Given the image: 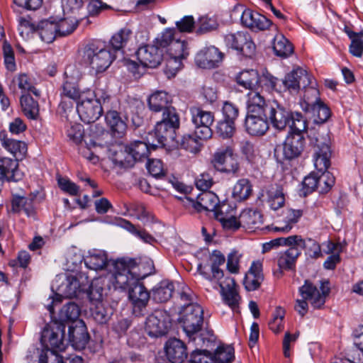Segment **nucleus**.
Here are the masks:
<instances>
[{
	"mask_svg": "<svg viewBox=\"0 0 363 363\" xmlns=\"http://www.w3.org/2000/svg\"><path fill=\"white\" fill-rule=\"evenodd\" d=\"M240 223L247 228H259L263 223L262 216L259 211L247 210L243 211L240 217Z\"/></svg>",
	"mask_w": 363,
	"mask_h": 363,
	"instance_id": "nucleus-43",
	"label": "nucleus"
},
{
	"mask_svg": "<svg viewBox=\"0 0 363 363\" xmlns=\"http://www.w3.org/2000/svg\"><path fill=\"white\" fill-rule=\"evenodd\" d=\"M172 101V96L167 92L157 91L149 96L147 104L152 111L157 113L172 107L170 105Z\"/></svg>",
	"mask_w": 363,
	"mask_h": 363,
	"instance_id": "nucleus-31",
	"label": "nucleus"
},
{
	"mask_svg": "<svg viewBox=\"0 0 363 363\" xmlns=\"http://www.w3.org/2000/svg\"><path fill=\"white\" fill-rule=\"evenodd\" d=\"M228 203H221L218 211L215 213V218L219 220L225 228L235 230L238 229L242 224L233 215L224 216L223 208H229Z\"/></svg>",
	"mask_w": 363,
	"mask_h": 363,
	"instance_id": "nucleus-45",
	"label": "nucleus"
},
{
	"mask_svg": "<svg viewBox=\"0 0 363 363\" xmlns=\"http://www.w3.org/2000/svg\"><path fill=\"white\" fill-rule=\"evenodd\" d=\"M174 286L172 282L163 280L157 284L152 290V298L157 303L167 301L172 295Z\"/></svg>",
	"mask_w": 363,
	"mask_h": 363,
	"instance_id": "nucleus-34",
	"label": "nucleus"
},
{
	"mask_svg": "<svg viewBox=\"0 0 363 363\" xmlns=\"http://www.w3.org/2000/svg\"><path fill=\"white\" fill-rule=\"evenodd\" d=\"M214 363H230L234 356V348L230 345H220L212 354Z\"/></svg>",
	"mask_w": 363,
	"mask_h": 363,
	"instance_id": "nucleus-52",
	"label": "nucleus"
},
{
	"mask_svg": "<svg viewBox=\"0 0 363 363\" xmlns=\"http://www.w3.org/2000/svg\"><path fill=\"white\" fill-rule=\"evenodd\" d=\"M236 81L239 85L253 91L258 86L259 75L255 69L244 70L237 76Z\"/></svg>",
	"mask_w": 363,
	"mask_h": 363,
	"instance_id": "nucleus-40",
	"label": "nucleus"
},
{
	"mask_svg": "<svg viewBox=\"0 0 363 363\" xmlns=\"http://www.w3.org/2000/svg\"><path fill=\"white\" fill-rule=\"evenodd\" d=\"M235 131V122L223 119L216 126V133L223 139L231 138Z\"/></svg>",
	"mask_w": 363,
	"mask_h": 363,
	"instance_id": "nucleus-56",
	"label": "nucleus"
},
{
	"mask_svg": "<svg viewBox=\"0 0 363 363\" xmlns=\"http://www.w3.org/2000/svg\"><path fill=\"white\" fill-rule=\"evenodd\" d=\"M345 30L351 40L350 52L355 57H361L363 54V30L356 33L347 28Z\"/></svg>",
	"mask_w": 363,
	"mask_h": 363,
	"instance_id": "nucleus-46",
	"label": "nucleus"
},
{
	"mask_svg": "<svg viewBox=\"0 0 363 363\" xmlns=\"http://www.w3.org/2000/svg\"><path fill=\"white\" fill-rule=\"evenodd\" d=\"M42 41L46 43L53 42L57 36V26L56 23L43 20L37 23V28L35 32Z\"/></svg>",
	"mask_w": 363,
	"mask_h": 363,
	"instance_id": "nucleus-32",
	"label": "nucleus"
},
{
	"mask_svg": "<svg viewBox=\"0 0 363 363\" xmlns=\"http://www.w3.org/2000/svg\"><path fill=\"white\" fill-rule=\"evenodd\" d=\"M300 247L306 250V254L311 258H318L322 256L320 245L313 239H303L300 242Z\"/></svg>",
	"mask_w": 363,
	"mask_h": 363,
	"instance_id": "nucleus-58",
	"label": "nucleus"
},
{
	"mask_svg": "<svg viewBox=\"0 0 363 363\" xmlns=\"http://www.w3.org/2000/svg\"><path fill=\"white\" fill-rule=\"evenodd\" d=\"M16 160L0 158V174L9 182H18L23 177V173L18 168Z\"/></svg>",
	"mask_w": 363,
	"mask_h": 363,
	"instance_id": "nucleus-29",
	"label": "nucleus"
},
{
	"mask_svg": "<svg viewBox=\"0 0 363 363\" xmlns=\"http://www.w3.org/2000/svg\"><path fill=\"white\" fill-rule=\"evenodd\" d=\"M306 146L303 135L288 133L280 149L283 161H292L301 156Z\"/></svg>",
	"mask_w": 363,
	"mask_h": 363,
	"instance_id": "nucleus-14",
	"label": "nucleus"
},
{
	"mask_svg": "<svg viewBox=\"0 0 363 363\" xmlns=\"http://www.w3.org/2000/svg\"><path fill=\"white\" fill-rule=\"evenodd\" d=\"M303 216L302 210L289 209L286 216V224L283 226H277L275 230L277 231L289 232L294 224L296 223L299 218Z\"/></svg>",
	"mask_w": 363,
	"mask_h": 363,
	"instance_id": "nucleus-57",
	"label": "nucleus"
},
{
	"mask_svg": "<svg viewBox=\"0 0 363 363\" xmlns=\"http://www.w3.org/2000/svg\"><path fill=\"white\" fill-rule=\"evenodd\" d=\"M192 123L195 125L196 133L199 138H211L213 132L211 125L214 121V116L211 111H203L199 108L191 110Z\"/></svg>",
	"mask_w": 363,
	"mask_h": 363,
	"instance_id": "nucleus-16",
	"label": "nucleus"
},
{
	"mask_svg": "<svg viewBox=\"0 0 363 363\" xmlns=\"http://www.w3.org/2000/svg\"><path fill=\"white\" fill-rule=\"evenodd\" d=\"M252 191V185L249 179L242 178L234 185L232 196L236 201H240L247 199Z\"/></svg>",
	"mask_w": 363,
	"mask_h": 363,
	"instance_id": "nucleus-47",
	"label": "nucleus"
},
{
	"mask_svg": "<svg viewBox=\"0 0 363 363\" xmlns=\"http://www.w3.org/2000/svg\"><path fill=\"white\" fill-rule=\"evenodd\" d=\"M272 48L275 55L282 58L289 57L294 52L292 44L280 33L274 36Z\"/></svg>",
	"mask_w": 363,
	"mask_h": 363,
	"instance_id": "nucleus-37",
	"label": "nucleus"
},
{
	"mask_svg": "<svg viewBox=\"0 0 363 363\" xmlns=\"http://www.w3.org/2000/svg\"><path fill=\"white\" fill-rule=\"evenodd\" d=\"M132 30L128 28H123L115 33L110 40V44L114 50L118 51L124 48L131 39Z\"/></svg>",
	"mask_w": 363,
	"mask_h": 363,
	"instance_id": "nucleus-48",
	"label": "nucleus"
},
{
	"mask_svg": "<svg viewBox=\"0 0 363 363\" xmlns=\"http://www.w3.org/2000/svg\"><path fill=\"white\" fill-rule=\"evenodd\" d=\"M88 286L89 279L84 273L67 276L57 286V293L54 297H52L51 303L47 306L51 318H52L54 314V304L60 303L62 297L72 298L79 296L81 294H84L88 289Z\"/></svg>",
	"mask_w": 363,
	"mask_h": 363,
	"instance_id": "nucleus-5",
	"label": "nucleus"
},
{
	"mask_svg": "<svg viewBox=\"0 0 363 363\" xmlns=\"http://www.w3.org/2000/svg\"><path fill=\"white\" fill-rule=\"evenodd\" d=\"M267 114H247L245 126L252 135H263L269 129Z\"/></svg>",
	"mask_w": 363,
	"mask_h": 363,
	"instance_id": "nucleus-23",
	"label": "nucleus"
},
{
	"mask_svg": "<svg viewBox=\"0 0 363 363\" xmlns=\"http://www.w3.org/2000/svg\"><path fill=\"white\" fill-rule=\"evenodd\" d=\"M63 97H67L72 100H77L80 97V91L77 82L73 77H66L65 81L62 85Z\"/></svg>",
	"mask_w": 363,
	"mask_h": 363,
	"instance_id": "nucleus-54",
	"label": "nucleus"
},
{
	"mask_svg": "<svg viewBox=\"0 0 363 363\" xmlns=\"http://www.w3.org/2000/svg\"><path fill=\"white\" fill-rule=\"evenodd\" d=\"M136 56L143 67L155 68L162 61L163 50L158 45H145L138 49Z\"/></svg>",
	"mask_w": 363,
	"mask_h": 363,
	"instance_id": "nucleus-17",
	"label": "nucleus"
},
{
	"mask_svg": "<svg viewBox=\"0 0 363 363\" xmlns=\"http://www.w3.org/2000/svg\"><path fill=\"white\" fill-rule=\"evenodd\" d=\"M302 191L304 196L314 191H318L319 175L318 173L312 172L306 177L302 182Z\"/></svg>",
	"mask_w": 363,
	"mask_h": 363,
	"instance_id": "nucleus-59",
	"label": "nucleus"
},
{
	"mask_svg": "<svg viewBox=\"0 0 363 363\" xmlns=\"http://www.w3.org/2000/svg\"><path fill=\"white\" fill-rule=\"evenodd\" d=\"M223 53L214 47L210 46L201 50L196 55L195 62L201 68L211 69L218 67L222 62Z\"/></svg>",
	"mask_w": 363,
	"mask_h": 363,
	"instance_id": "nucleus-20",
	"label": "nucleus"
},
{
	"mask_svg": "<svg viewBox=\"0 0 363 363\" xmlns=\"http://www.w3.org/2000/svg\"><path fill=\"white\" fill-rule=\"evenodd\" d=\"M208 138H199L196 133V130L193 133L186 134L183 135L179 142H177L181 148L191 152L197 153L201 150L202 147V141L208 140Z\"/></svg>",
	"mask_w": 363,
	"mask_h": 363,
	"instance_id": "nucleus-39",
	"label": "nucleus"
},
{
	"mask_svg": "<svg viewBox=\"0 0 363 363\" xmlns=\"http://www.w3.org/2000/svg\"><path fill=\"white\" fill-rule=\"evenodd\" d=\"M267 108L269 110L267 113V118L271 121L274 128L282 130L290 124L291 113L277 101H272Z\"/></svg>",
	"mask_w": 363,
	"mask_h": 363,
	"instance_id": "nucleus-19",
	"label": "nucleus"
},
{
	"mask_svg": "<svg viewBox=\"0 0 363 363\" xmlns=\"http://www.w3.org/2000/svg\"><path fill=\"white\" fill-rule=\"evenodd\" d=\"M303 89H304L303 102L302 104L303 111L308 110L309 108L322 101L319 96V91L314 86L312 82L310 85Z\"/></svg>",
	"mask_w": 363,
	"mask_h": 363,
	"instance_id": "nucleus-50",
	"label": "nucleus"
},
{
	"mask_svg": "<svg viewBox=\"0 0 363 363\" xmlns=\"http://www.w3.org/2000/svg\"><path fill=\"white\" fill-rule=\"evenodd\" d=\"M311 84V76L301 67H297L286 74L282 80L284 90L291 94H297L301 88H306Z\"/></svg>",
	"mask_w": 363,
	"mask_h": 363,
	"instance_id": "nucleus-15",
	"label": "nucleus"
},
{
	"mask_svg": "<svg viewBox=\"0 0 363 363\" xmlns=\"http://www.w3.org/2000/svg\"><path fill=\"white\" fill-rule=\"evenodd\" d=\"M191 363H214L212 353L207 349H196L191 354Z\"/></svg>",
	"mask_w": 363,
	"mask_h": 363,
	"instance_id": "nucleus-63",
	"label": "nucleus"
},
{
	"mask_svg": "<svg viewBox=\"0 0 363 363\" xmlns=\"http://www.w3.org/2000/svg\"><path fill=\"white\" fill-rule=\"evenodd\" d=\"M41 344L44 347L39 355V363H62L63 359L55 350H63L65 347L63 344V348L52 347L50 345L44 344L41 340Z\"/></svg>",
	"mask_w": 363,
	"mask_h": 363,
	"instance_id": "nucleus-44",
	"label": "nucleus"
},
{
	"mask_svg": "<svg viewBox=\"0 0 363 363\" xmlns=\"http://www.w3.org/2000/svg\"><path fill=\"white\" fill-rule=\"evenodd\" d=\"M113 272L108 273L104 278L94 280L89 283L88 289L85 293L91 302H101L104 289L102 283L108 280L115 288L125 289L130 284L129 277L130 270L137 266V262L133 258H121L111 262Z\"/></svg>",
	"mask_w": 363,
	"mask_h": 363,
	"instance_id": "nucleus-1",
	"label": "nucleus"
},
{
	"mask_svg": "<svg viewBox=\"0 0 363 363\" xmlns=\"http://www.w3.org/2000/svg\"><path fill=\"white\" fill-rule=\"evenodd\" d=\"M301 252L298 248L291 247L281 253L278 258V266L281 269L289 270L294 267L297 258L300 256Z\"/></svg>",
	"mask_w": 363,
	"mask_h": 363,
	"instance_id": "nucleus-42",
	"label": "nucleus"
},
{
	"mask_svg": "<svg viewBox=\"0 0 363 363\" xmlns=\"http://www.w3.org/2000/svg\"><path fill=\"white\" fill-rule=\"evenodd\" d=\"M84 261L87 268L95 271L101 270L110 264L106 254L101 250L89 251Z\"/></svg>",
	"mask_w": 363,
	"mask_h": 363,
	"instance_id": "nucleus-33",
	"label": "nucleus"
},
{
	"mask_svg": "<svg viewBox=\"0 0 363 363\" xmlns=\"http://www.w3.org/2000/svg\"><path fill=\"white\" fill-rule=\"evenodd\" d=\"M115 57V55L104 45L93 42L83 48L81 62L98 74L109 67Z\"/></svg>",
	"mask_w": 363,
	"mask_h": 363,
	"instance_id": "nucleus-6",
	"label": "nucleus"
},
{
	"mask_svg": "<svg viewBox=\"0 0 363 363\" xmlns=\"http://www.w3.org/2000/svg\"><path fill=\"white\" fill-rule=\"evenodd\" d=\"M330 291V282L328 280L320 281L319 289L311 281L306 280L304 284L299 288V293L302 299L296 301V311L300 315L303 316L308 308L307 301L314 308H321L325 304Z\"/></svg>",
	"mask_w": 363,
	"mask_h": 363,
	"instance_id": "nucleus-4",
	"label": "nucleus"
},
{
	"mask_svg": "<svg viewBox=\"0 0 363 363\" xmlns=\"http://www.w3.org/2000/svg\"><path fill=\"white\" fill-rule=\"evenodd\" d=\"M18 86L23 92H28L33 94L35 96L39 97L40 94L33 84L30 77L26 74H21L17 77Z\"/></svg>",
	"mask_w": 363,
	"mask_h": 363,
	"instance_id": "nucleus-61",
	"label": "nucleus"
},
{
	"mask_svg": "<svg viewBox=\"0 0 363 363\" xmlns=\"http://www.w3.org/2000/svg\"><path fill=\"white\" fill-rule=\"evenodd\" d=\"M290 122V132L289 133L303 135V133L306 131L308 128L307 121L303 116L298 112L291 113Z\"/></svg>",
	"mask_w": 363,
	"mask_h": 363,
	"instance_id": "nucleus-53",
	"label": "nucleus"
},
{
	"mask_svg": "<svg viewBox=\"0 0 363 363\" xmlns=\"http://www.w3.org/2000/svg\"><path fill=\"white\" fill-rule=\"evenodd\" d=\"M211 262V272L214 279H220L223 277V272L219 269V266L225 263V257L219 250H213L210 255Z\"/></svg>",
	"mask_w": 363,
	"mask_h": 363,
	"instance_id": "nucleus-55",
	"label": "nucleus"
},
{
	"mask_svg": "<svg viewBox=\"0 0 363 363\" xmlns=\"http://www.w3.org/2000/svg\"><path fill=\"white\" fill-rule=\"evenodd\" d=\"M211 164L218 171L232 174L234 176H238L240 172L237 155L230 146H223L217 149L213 153Z\"/></svg>",
	"mask_w": 363,
	"mask_h": 363,
	"instance_id": "nucleus-10",
	"label": "nucleus"
},
{
	"mask_svg": "<svg viewBox=\"0 0 363 363\" xmlns=\"http://www.w3.org/2000/svg\"><path fill=\"white\" fill-rule=\"evenodd\" d=\"M241 23L252 31L265 30L272 26V21L259 13L245 9L242 13Z\"/></svg>",
	"mask_w": 363,
	"mask_h": 363,
	"instance_id": "nucleus-18",
	"label": "nucleus"
},
{
	"mask_svg": "<svg viewBox=\"0 0 363 363\" xmlns=\"http://www.w3.org/2000/svg\"><path fill=\"white\" fill-rule=\"evenodd\" d=\"M263 279L262 263L259 261L253 262L244 279L245 289L247 291L257 289Z\"/></svg>",
	"mask_w": 363,
	"mask_h": 363,
	"instance_id": "nucleus-30",
	"label": "nucleus"
},
{
	"mask_svg": "<svg viewBox=\"0 0 363 363\" xmlns=\"http://www.w3.org/2000/svg\"><path fill=\"white\" fill-rule=\"evenodd\" d=\"M218 26L217 19L215 17L208 16H201L198 21L196 33L202 34L216 30Z\"/></svg>",
	"mask_w": 363,
	"mask_h": 363,
	"instance_id": "nucleus-60",
	"label": "nucleus"
},
{
	"mask_svg": "<svg viewBox=\"0 0 363 363\" xmlns=\"http://www.w3.org/2000/svg\"><path fill=\"white\" fill-rule=\"evenodd\" d=\"M0 140L2 145L16 158H22L27 152V145L24 142L8 138L5 132L0 133Z\"/></svg>",
	"mask_w": 363,
	"mask_h": 363,
	"instance_id": "nucleus-35",
	"label": "nucleus"
},
{
	"mask_svg": "<svg viewBox=\"0 0 363 363\" xmlns=\"http://www.w3.org/2000/svg\"><path fill=\"white\" fill-rule=\"evenodd\" d=\"M81 313L80 308L74 302H69L60 310L57 318L48 323L41 333V341L52 347L63 348L65 323L77 320Z\"/></svg>",
	"mask_w": 363,
	"mask_h": 363,
	"instance_id": "nucleus-2",
	"label": "nucleus"
},
{
	"mask_svg": "<svg viewBox=\"0 0 363 363\" xmlns=\"http://www.w3.org/2000/svg\"><path fill=\"white\" fill-rule=\"evenodd\" d=\"M158 143V138H155L152 132L149 133L146 141L135 140L125 146L124 150L116 152L112 160L115 164L121 167H131L137 161L147 160L151 150L166 146Z\"/></svg>",
	"mask_w": 363,
	"mask_h": 363,
	"instance_id": "nucleus-3",
	"label": "nucleus"
},
{
	"mask_svg": "<svg viewBox=\"0 0 363 363\" xmlns=\"http://www.w3.org/2000/svg\"><path fill=\"white\" fill-rule=\"evenodd\" d=\"M165 353L172 363H181L187 357L185 344L177 338L169 339L165 344Z\"/></svg>",
	"mask_w": 363,
	"mask_h": 363,
	"instance_id": "nucleus-24",
	"label": "nucleus"
},
{
	"mask_svg": "<svg viewBox=\"0 0 363 363\" xmlns=\"http://www.w3.org/2000/svg\"><path fill=\"white\" fill-rule=\"evenodd\" d=\"M23 114L29 119L36 120L39 116V104L29 94H23L20 98Z\"/></svg>",
	"mask_w": 363,
	"mask_h": 363,
	"instance_id": "nucleus-38",
	"label": "nucleus"
},
{
	"mask_svg": "<svg viewBox=\"0 0 363 363\" xmlns=\"http://www.w3.org/2000/svg\"><path fill=\"white\" fill-rule=\"evenodd\" d=\"M170 327L171 318L169 313L157 309L147 316L145 329L149 336L159 337L167 335Z\"/></svg>",
	"mask_w": 363,
	"mask_h": 363,
	"instance_id": "nucleus-11",
	"label": "nucleus"
},
{
	"mask_svg": "<svg viewBox=\"0 0 363 363\" xmlns=\"http://www.w3.org/2000/svg\"><path fill=\"white\" fill-rule=\"evenodd\" d=\"M227 47L240 52L247 57H252L256 52V45L247 32L238 31L225 35Z\"/></svg>",
	"mask_w": 363,
	"mask_h": 363,
	"instance_id": "nucleus-13",
	"label": "nucleus"
},
{
	"mask_svg": "<svg viewBox=\"0 0 363 363\" xmlns=\"http://www.w3.org/2000/svg\"><path fill=\"white\" fill-rule=\"evenodd\" d=\"M247 97V114H267V108L272 102H266L264 98L255 91H250Z\"/></svg>",
	"mask_w": 363,
	"mask_h": 363,
	"instance_id": "nucleus-27",
	"label": "nucleus"
},
{
	"mask_svg": "<svg viewBox=\"0 0 363 363\" xmlns=\"http://www.w3.org/2000/svg\"><path fill=\"white\" fill-rule=\"evenodd\" d=\"M90 311L92 318L101 325L107 323L113 314L112 308L102 302L96 303Z\"/></svg>",
	"mask_w": 363,
	"mask_h": 363,
	"instance_id": "nucleus-41",
	"label": "nucleus"
},
{
	"mask_svg": "<svg viewBox=\"0 0 363 363\" xmlns=\"http://www.w3.org/2000/svg\"><path fill=\"white\" fill-rule=\"evenodd\" d=\"M315 150L314 153V166L319 172H326L329 167L331 152L330 146L325 141H320L318 138L311 139Z\"/></svg>",
	"mask_w": 363,
	"mask_h": 363,
	"instance_id": "nucleus-21",
	"label": "nucleus"
},
{
	"mask_svg": "<svg viewBox=\"0 0 363 363\" xmlns=\"http://www.w3.org/2000/svg\"><path fill=\"white\" fill-rule=\"evenodd\" d=\"M56 26H57V36H66L75 30L77 23L75 19L65 18L56 23Z\"/></svg>",
	"mask_w": 363,
	"mask_h": 363,
	"instance_id": "nucleus-62",
	"label": "nucleus"
},
{
	"mask_svg": "<svg viewBox=\"0 0 363 363\" xmlns=\"http://www.w3.org/2000/svg\"><path fill=\"white\" fill-rule=\"evenodd\" d=\"M220 293L226 304L233 310L238 306L240 296L235 289V282L233 278L228 277L219 283Z\"/></svg>",
	"mask_w": 363,
	"mask_h": 363,
	"instance_id": "nucleus-26",
	"label": "nucleus"
},
{
	"mask_svg": "<svg viewBox=\"0 0 363 363\" xmlns=\"http://www.w3.org/2000/svg\"><path fill=\"white\" fill-rule=\"evenodd\" d=\"M220 206L217 195L209 191H204L199 194L196 198V202L194 204L197 211L203 210L213 211L214 213L218 211Z\"/></svg>",
	"mask_w": 363,
	"mask_h": 363,
	"instance_id": "nucleus-28",
	"label": "nucleus"
},
{
	"mask_svg": "<svg viewBox=\"0 0 363 363\" xmlns=\"http://www.w3.org/2000/svg\"><path fill=\"white\" fill-rule=\"evenodd\" d=\"M33 200L24 196H13L12 199V210L14 212L23 211L28 216L33 214Z\"/></svg>",
	"mask_w": 363,
	"mask_h": 363,
	"instance_id": "nucleus-51",
	"label": "nucleus"
},
{
	"mask_svg": "<svg viewBox=\"0 0 363 363\" xmlns=\"http://www.w3.org/2000/svg\"><path fill=\"white\" fill-rule=\"evenodd\" d=\"M168 54L170 59L168 61V66L171 67L173 63L177 64L174 69L177 70L180 68L181 61L189 55V48L185 40L177 38L173 40V43L169 46Z\"/></svg>",
	"mask_w": 363,
	"mask_h": 363,
	"instance_id": "nucleus-25",
	"label": "nucleus"
},
{
	"mask_svg": "<svg viewBox=\"0 0 363 363\" xmlns=\"http://www.w3.org/2000/svg\"><path fill=\"white\" fill-rule=\"evenodd\" d=\"M106 111L105 119L111 133L115 138H122L127 130V117L122 116L120 113L111 110L110 108Z\"/></svg>",
	"mask_w": 363,
	"mask_h": 363,
	"instance_id": "nucleus-22",
	"label": "nucleus"
},
{
	"mask_svg": "<svg viewBox=\"0 0 363 363\" xmlns=\"http://www.w3.org/2000/svg\"><path fill=\"white\" fill-rule=\"evenodd\" d=\"M162 112V119L157 122L152 135L158 138V144L169 145L176 138V130L179 128L180 119L176 109L172 106Z\"/></svg>",
	"mask_w": 363,
	"mask_h": 363,
	"instance_id": "nucleus-7",
	"label": "nucleus"
},
{
	"mask_svg": "<svg viewBox=\"0 0 363 363\" xmlns=\"http://www.w3.org/2000/svg\"><path fill=\"white\" fill-rule=\"evenodd\" d=\"M306 112L312 113L314 123L321 124L326 122L331 116V112L328 106L323 101L316 104V105L311 107Z\"/></svg>",
	"mask_w": 363,
	"mask_h": 363,
	"instance_id": "nucleus-49",
	"label": "nucleus"
},
{
	"mask_svg": "<svg viewBox=\"0 0 363 363\" xmlns=\"http://www.w3.org/2000/svg\"><path fill=\"white\" fill-rule=\"evenodd\" d=\"M129 283L133 285L128 291L129 298L133 304V313L137 316L144 315L146 313V308L150 298V292L146 289L143 284L134 281L131 271L130 272ZM128 287V286H126Z\"/></svg>",
	"mask_w": 363,
	"mask_h": 363,
	"instance_id": "nucleus-12",
	"label": "nucleus"
},
{
	"mask_svg": "<svg viewBox=\"0 0 363 363\" xmlns=\"http://www.w3.org/2000/svg\"><path fill=\"white\" fill-rule=\"evenodd\" d=\"M179 323L186 336L195 341V335L202 331L204 323L202 307L196 303L184 306L180 312Z\"/></svg>",
	"mask_w": 363,
	"mask_h": 363,
	"instance_id": "nucleus-8",
	"label": "nucleus"
},
{
	"mask_svg": "<svg viewBox=\"0 0 363 363\" xmlns=\"http://www.w3.org/2000/svg\"><path fill=\"white\" fill-rule=\"evenodd\" d=\"M69 340L77 348H84L88 343L89 335L86 331L85 325L80 323L79 325L69 329Z\"/></svg>",
	"mask_w": 363,
	"mask_h": 363,
	"instance_id": "nucleus-36",
	"label": "nucleus"
},
{
	"mask_svg": "<svg viewBox=\"0 0 363 363\" xmlns=\"http://www.w3.org/2000/svg\"><path fill=\"white\" fill-rule=\"evenodd\" d=\"M110 96L107 94L97 99H83L77 104V111L80 119L85 123L95 122L104 111L108 109Z\"/></svg>",
	"mask_w": 363,
	"mask_h": 363,
	"instance_id": "nucleus-9",
	"label": "nucleus"
},
{
	"mask_svg": "<svg viewBox=\"0 0 363 363\" xmlns=\"http://www.w3.org/2000/svg\"><path fill=\"white\" fill-rule=\"evenodd\" d=\"M178 35L179 33L175 28H166L157 39V44L161 48H169L173 40L177 39Z\"/></svg>",
	"mask_w": 363,
	"mask_h": 363,
	"instance_id": "nucleus-64",
	"label": "nucleus"
}]
</instances>
